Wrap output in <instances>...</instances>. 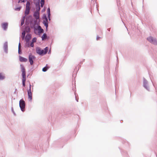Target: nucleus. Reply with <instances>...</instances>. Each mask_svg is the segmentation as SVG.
<instances>
[{
  "label": "nucleus",
  "instance_id": "aec40b11",
  "mask_svg": "<svg viewBox=\"0 0 157 157\" xmlns=\"http://www.w3.org/2000/svg\"><path fill=\"white\" fill-rule=\"evenodd\" d=\"M50 67L49 66H47V64L42 69V71L43 72H46L49 68Z\"/></svg>",
  "mask_w": 157,
  "mask_h": 157
},
{
  "label": "nucleus",
  "instance_id": "0eeeda50",
  "mask_svg": "<svg viewBox=\"0 0 157 157\" xmlns=\"http://www.w3.org/2000/svg\"><path fill=\"white\" fill-rule=\"evenodd\" d=\"M21 71L22 72L21 76L22 77H26V70L25 67L23 65L21 64L20 65Z\"/></svg>",
  "mask_w": 157,
  "mask_h": 157
},
{
  "label": "nucleus",
  "instance_id": "e433bc0d",
  "mask_svg": "<svg viewBox=\"0 0 157 157\" xmlns=\"http://www.w3.org/2000/svg\"><path fill=\"white\" fill-rule=\"evenodd\" d=\"M34 1V4H36V3L37 2L39 3H40V0H33Z\"/></svg>",
  "mask_w": 157,
  "mask_h": 157
},
{
  "label": "nucleus",
  "instance_id": "4be33fe9",
  "mask_svg": "<svg viewBox=\"0 0 157 157\" xmlns=\"http://www.w3.org/2000/svg\"><path fill=\"white\" fill-rule=\"evenodd\" d=\"M83 63H82V61H81L78 64V65L79 66H78V68H77V67H78V66H77V67H75V69L76 70V72H77V71H78L79 70V68L81 67V65Z\"/></svg>",
  "mask_w": 157,
  "mask_h": 157
},
{
  "label": "nucleus",
  "instance_id": "412c9836",
  "mask_svg": "<svg viewBox=\"0 0 157 157\" xmlns=\"http://www.w3.org/2000/svg\"><path fill=\"white\" fill-rule=\"evenodd\" d=\"M26 80V77H22V86L23 87L25 86V82Z\"/></svg>",
  "mask_w": 157,
  "mask_h": 157
},
{
  "label": "nucleus",
  "instance_id": "7c9ffc66",
  "mask_svg": "<svg viewBox=\"0 0 157 157\" xmlns=\"http://www.w3.org/2000/svg\"><path fill=\"white\" fill-rule=\"evenodd\" d=\"M42 17L44 18V20H48V16H47L46 14L45 13L43 14Z\"/></svg>",
  "mask_w": 157,
  "mask_h": 157
},
{
  "label": "nucleus",
  "instance_id": "1a4fd4ad",
  "mask_svg": "<svg viewBox=\"0 0 157 157\" xmlns=\"http://www.w3.org/2000/svg\"><path fill=\"white\" fill-rule=\"evenodd\" d=\"M1 25L4 31H6L8 29V23L7 22H3L1 24Z\"/></svg>",
  "mask_w": 157,
  "mask_h": 157
},
{
  "label": "nucleus",
  "instance_id": "37998d69",
  "mask_svg": "<svg viewBox=\"0 0 157 157\" xmlns=\"http://www.w3.org/2000/svg\"><path fill=\"white\" fill-rule=\"evenodd\" d=\"M48 19L49 21H50L51 20V17H50V15H49V16L48 15Z\"/></svg>",
  "mask_w": 157,
  "mask_h": 157
},
{
  "label": "nucleus",
  "instance_id": "5fc2aeb1",
  "mask_svg": "<svg viewBox=\"0 0 157 157\" xmlns=\"http://www.w3.org/2000/svg\"><path fill=\"white\" fill-rule=\"evenodd\" d=\"M85 59H83L82 61V63H83V62H84L85 61Z\"/></svg>",
  "mask_w": 157,
  "mask_h": 157
},
{
  "label": "nucleus",
  "instance_id": "3c124183",
  "mask_svg": "<svg viewBox=\"0 0 157 157\" xmlns=\"http://www.w3.org/2000/svg\"><path fill=\"white\" fill-rule=\"evenodd\" d=\"M51 53V50H49V51H48V53L49 54H50V53Z\"/></svg>",
  "mask_w": 157,
  "mask_h": 157
},
{
  "label": "nucleus",
  "instance_id": "f03ea898",
  "mask_svg": "<svg viewBox=\"0 0 157 157\" xmlns=\"http://www.w3.org/2000/svg\"><path fill=\"white\" fill-rule=\"evenodd\" d=\"M48 49V47H46L43 49H42L40 47H37L36 48V52L39 56H43L47 53Z\"/></svg>",
  "mask_w": 157,
  "mask_h": 157
},
{
  "label": "nucleus",
  "instance_id": "a878e982",
  "mask_svg": "<svg viewBox=\"0 0 157 157\" xmlns=\"http://www.w3.org/2000/svg\"><path fill=\"white\" fill-rule=\"evenodd\" d=\"M28 100L30 101H32V94H28Z\"/></svg>",
  "mask_w": 157,
  "mask_h": 157
},
{
  "label": "nucleus",
  "instance_id": "dca6fc26",
  "mask_svg": "<svg viewBox=\"0 0 157 157\" xmlns=\"http://www.w3.org/2000/svg\"><path fill=\"white\" fill-rule=\"evenodd\" d=\"M120 150L121 151V154L124 157H128V155L127 154V152L126 151L122 150L121 151V149L120 148V147H119Z\"/></svg>",
  "mask_w": 157,
  "mask_h": 157
},
{
  "label": "nucleus",
  "instance_id": "e2e57ef3",
  "mask_svg": "<svg viewBox=\"0 0 157 157\" xmlns=\"http://www.w3.org/2000/svg\"><path fill=\"white\" fill-rule=\"evenodd\" d=\"M72 90H73L74 91V89H73V88Z\"/></svg>",
  "mask_w": 157,
  "mask_h": 157
},
{
  "label": "nucleus",
  "instance_id": "9d476101",
  "mask_svg": "<svg viewBox=\"0 0 157 157\" xmlns=\"http://www.w3.org/2000/svg\"><path fill=\"white\" fill-rule=\"evenodd\" d=\"M34 46L33 43L32 42L30 43L29 41L27 42L24 45V47L25 48L30 47V46L31 47H33Z\"/></svg>",
  "mask_w": 157,
  "mask_h": 157
},
{
  "label": "nucleus",
  "instance_id": "473e14b6",
  "mask_svg": "<svg viewBox=\"0 0 157 157\" xmlns=\"http://www.w3.org/2000/svg\"><path fill=\"white\" fill-rule=\"evenodd\" d=\"M11 110L12 112L13 113V114L14 115V116H16V114L15 113V112L14 111L13 108V106H12L11 107Z\"/></svg>",
  "mask_w": 157,
  "mask_h": 157
},
{
  "label": "nucleus",
  "instance_id": "a19ab883",
  "mask_svg": "<svg viewBox=\"0 0 157 157\" xmlns=\"http://www.w3.org/2000/svg\"><path fill=\"white\" fill-rule=\"evenodd\" d=\"M21 46V43L20 41H19V44H18V49H20V47Z\"/></svg>",
  "mask_w": 157,
  "mask_h": 157
},
{
  "label": "nucleus",
  "instance_id": "9b49d317",
  "mask_svg": "<svg viewBox=\"0 0 157 157\" xmlns=\"http://www.w3.org/2000/svg\"><path fill=\"white\" fill-rule=\"evenodd\" d=\"M26 17L25 24L26 25H28L30 22L31 20L32 17V16L30 15L26 17Z\"/></svg>",
  "mask_w": 157,
  "mask_h": 157
},
{
  "label": "nucleus",
  "instance_id": "052dcab7",
  "mask_svg": "<svg viewBox=\"0 0 157 157\" xmlns=\"http://www.w3.org/2000/svg\"><path fill=\"white\" fill-rule=\"evenodd\" d=\"M33 67L31 68V69L33 70Z\"/></svg>",
  "mask_w": 157,
  "mask_h": 157
},
{
  "label": "nucleus",
  "instance_id": "2f4dec72",
  "mask_svg": "<svg viewBox=\"0 0 157 157\" xmlns=\"http://www.w3.org/2000/svg\"><path fill=\"white\" fill-rule=\"evenodd\" d=\"M27 1L26 3V8H30L29 6L30 5V3L28 1Z\"/></svg>",
  "mask_w": 157,
  "mask_h": 157
},
{
  "label": "nucleus",
  "instance_id": "c756f323",
  "mask_svg": "<svg viewBox=\"0 0 157 157\" xmlns=\"http://www.w3.org/2000/svg\"><path fill=\"white\" fill-rule=\"evenodd\" d=\"M5 78V77L4 75H3V74L1 72L0 73V79L1 80H3Z\"/></svg>",
  "mask_w": 157,
  "mask_h": 157
},
{
  "label": "nucleus",
  "instance_id": "bf43d9fd",
  "mask_svg": "<svg viewBox=\"0 0 157 157\" xmlns=\"http://www.w3.org/2000/svg\"><path fill=\"white\" fill-rule=\"evenodd\" d=\"M131 5H132V6L133 7V4H132V2H131Z\"/></svg>",
  "mask_w": 157,
  "mask_h": 157
},
{
  "label": "nucleus",
  "instance_id": "de8ad7c7",
  "mask_svg": "<svg viewBox=\"0 0 157 157\" xmlns=\"http://www.w3.org/2000/svg\"><path fill=\"white\" fill-rule=\"evenodd\" d=\"M111 28H108L107 29V30L109 31V32H110V30H111Z\"/></svg>",
  "mask_w": 157,
  "mask_h": 157
},
{
  "label": "nucleus",
  "instance_id": "69168bd1",
  "mask_svg": "<svg viewBox=\"0 0 157 157\" xmlns=\"http://www.w3.org/2000/svg\"><path fill=\"white\" fill-rule=\"evenodd\" d=\"M91 0L92 1L93 0Z\"/></svg>",
  "mask_w": 157,
  "mask_h": 157
},
{
  "label": "nucleus",
  "instance_id": "0e129e2a",
  "mask_svg": "<svg viewBox=\"0 0 157 157\" xmlns=\"http://www.w3.org/2000/svg\"><path fill=\"white\" fill-rule=\"evenodd\" d=\"M13 99H14V100H15V98H13Z\"/></svg>",
  "mask_w": 157,
  "mask_h": 157
},
{
  "label": "nucleus",
  "instance_id": "393cba45",
  "mask_svg": "<svg viewBox=\"0 0 157 157\" xmlns=\"http://www.w3.org/2000/svg\"><path fill=\"white\" fill-rule=\"evenodd\" d=\"M25 18V16H24L22 17V18L21 19V26L23 25L24 23Z\"/></svg>",
  "mask_w": 157,
  "mask_h": 157
},
{
  "label": "nucleus",
  "instance_id": "4c0bfd02",
  "mask_svg": "<svg viewBox=\"0 0 157 157\" xmlns=\"http://www.w3.org/2000/svg\"><path fill=\"white\" fill-rule=\"evenodd\" d=\"M27 94H32L31 88H29V89L27 90Z\"/></svg>",
  "mask_w": 157,
  "mask_h": 157
},
{
  "label": "nucleus",
  "instance_id": "680f3d73",
  "mask_svg": "<svg viewBox=\"0 0 157 157\" xmlns=\"http://www.w3.org/2000/svg\"><path fill=\"white\" fill-rule=\"evenodd\" d=\"M29 75H27V77H28V76H29Z\"/></svg>",
  "mask_w": 157,
  "mask_h": 157
},
{
  "label": "nucleus",
  "instance_id": "6e6d98bb",
  "mask_svg": "<svg viewBox=\"0 0 157 157\" xmlns=\"http://www.w3.org/2000/svg\"><path fill=\"white\" fill-rule=\"evenodd\" d=\"M45 10H44V9L43 10H42V12H44V11Z\"/></svg>",
  "mask_w": 157,
  "mask_h": 157
},
{
  "label": "nucleus",
  "instance_id": "39448f33",
  "mask_svg": "<svg viewBox=\"0 0 157 157\" xmlns=\"http://www.w3.org/2000/svg\"><path fill=\"white\" fill-rule=\"evenodd\" d=\"M36 59L35 56L33 55L32 53L29 54L28 56V59L30 64L31 65H33L34 63V60Z\"/></svg>",
  "mask_w": 157,
  "mask_h": 157
},
{
  "label": "nucleus",
  "instance_id": "ea45409f",
  "mask_svg": "<svg viewBox=\"0 0 157 157\" xmlns=\"http://www.w3.org/2000/svg\"><path fill=\"white\" fill-rule=\"evenodd\" d=\"M75 92H76V91H75V92H74L75 94V100H76V101H77L78 102V98H76V93H75Z\"/></svg>",
  "mask_w": 157,
  "mask_h": 157
},
{
  "label": "nucleus",
  "instance_id": "b1692460",
  "mask_svg": "<svg viewBox=\"0 0 157 157\" xmlns=\"http://www.w3.org/2000/svg\"><path fill=\"white\" fill-rule=\"evenodd\" d=\"M42 23L45 27H47L48 26V20H43Z\"/></svg>",
  "mask_w": 157,
  "mask_h": 157
},
{
  "label": "nucleus",
  "instance_id": "72a5a7b5",
  "mask_svg": "<svg viewBox=\"0 0 157 157\" xmlns=\"http://www.w3.org/2000/svg\"><path fill=\"white\" fill-rule=\"evenodd\" d=\"M27 1V0H18L17 2L18 3H24Z\"/></svg>",
  "mask_w": 157,
  "mask_h": 157
},
{
  "label": "nucleus",
  "instance_id": "a18cd8bd",
  "mask_svg": "<svg viewBox=\"0 0 157 157\" xmlns=\"http://www.w3.org/2000/svg\"><path fill=\"white\" fill-rule=\"evenodd\" d=\"M48 26L47 27H45L46 28V31H47L48 30Z\"/></svg>",
  "mask_w": 157,
  "mask_h": 157
},
{
  "label": "nucleus",
  "instance_id": "6ab92c4d",
  "mask_svg": "<svg viewBox=\"0 0 157 157\" xmlns=\"http://www.w3.org/2000/svg\"><path fill=\"white\" fill-rule=\"evenodd\" d=\"M72 112L70 110H67L64 113L65 115L68 116V117H70L71 115Z\"/></svg>",
  "mask_w": 157,
  "mask_h": 157
},
{
  "label": "nucleus",
  "instance_id": "864d4df0",
  "mask_svg": "<svg viewBox=\"0 0 157 157\" xmlns=\"http://www.w3.org/2000/svg\"><path fill=\"white\" fill-rule=\"evenodd\" d=\"M117 62L118 60V56L117 55Z\"/></svg>",
  "mask_w": 157,
  "mask_h": 157
},
{
  "label": "nucleus",
  "instance_id": "c85d7f7f",
  "mask_svg": "<svg viewBox=\"0 0 157 157\" xmlns=\"http://www.w3.org/2000/svg\"><path fill=\"white\" fill-rule=\"evenodd\" d=\"M47 15H48V16L49 15H51L50 9V7H49L47 8Z\"/></svg>",
  "mask_w": 157,
  "mask_h": 157
},
{
  "label": "nucleus",
  "instance_id": "4468645a",
  "mask_svg": "<svg viewBox=\"0 0 157 157\" xmlns=\"http://www.w3.org/2000/svg\"><path fill=\"white\" fill-rule=\"evenodd\" d=\"M39 11H34L33 12V16L36 19H38L39 17Z\"/></svg>",
  "mask_w": 157,
  "mask_h": 157
},
{
  "label": "nucleus",
  "instance_id": "f3484780",
  "mask_svg": "<svg viewBox=\"0 0 157 157\" xmlns=\"http://www.w3.org/2000/svg\"><path fill=\"white\" fill-rule=\"evenodd\" d=\"M40 3H36L35 5L36 11H39L40 9Z\"/></svg>",
  "mask_w": 157,
  "mask_h": 157
},
{
  "label": "nucleus",
  "instance_id": "a211bd4d",
  "mask_svg": "<svg viewBox=\"0 0 157 157\" xmlns=\"http://www.w3.org/2000/svg\"><path fill=\"white\" fill-rule=\"evenodd\" d=\"M31 35L30 34H28L25 37V40L27 42L29 41L30 39L31 38Z\"/></svg>",
  "mask_w": 157,
  "mask_h": 157
},
{
  "label": "nucleus",
  "instance_id": "79ce46f5",
  "mask_svg": "<svg viewBox=\"0 0 157 157\" xmlns=\"http://www.w3.org/2000/svg\"><path fill=\"white\" fill-rule=\"evenodd\" d=\"M100 38V37L99 36H97L96 37V40H99V39Z\"/></svg>",
  "mask_w": 157,
  "mask_h": 157
},
{
  "label": "nucleus",
  "instance_id": "f704fd0d",
  "mask_svg": "<svg viewBox=\"0 0 157 157\" xmlns=\"http://www.w3.org/2000/svg\"><path fill=\"white\" fill-rule=\"evenodd\" d=\"M21 8V6H20L15 8V10L16 11H19L20 10Z\"/></svg>",
  "mask_w": 157,
  "mask_h": 157
},
{
  "label": "nucleus",
  "instance_id": "7ed1b4c3",
  "mask_svg": "<svg viewBox=\"0 0 157 157\" xmlns=\"http://www.w3.org/2000/svg\"><path fill=\"white\" fill-rule=\"evenodd\" d=\"M19 105L21 111L22 112H24L25 111V109H24V108L25 106V103L22 99L20 100Z\"/></svg>",
  "mask_w": 157,
  "mask_h": 157
},
{
  "label": "nucleus",
  "instance_id": "cd10ccee",
  "mask_svg": "<svg viewBox=\"0 0 157 157\" xmlns=\"http://www.w3.org/2000/svg\"><path fill=\"white\" fill-rule=\"evenodd\" d=\"M45 1L44 0H41L40 1V7L41 8L43 7Z\"/></svg>",
  "mask_w": 157,
  "mask_h": 157
},
{
  "label": "nucleus",
  "instance_id": "2eb2a0df",
  "mask_svg": "<svg viewBox=\"0 0 157 157\" xmlns=\"http://www.w3.org/2000/svg\"><path fill=\"white\" fill-rule=\"evenodd\" d=\"M41 37L42 40H44L46 38L47 39H49V37L47 35L46 33H44L43 35Z\"/></svg>",
  "mask_w": 157,
  "mask_h": 157
},
{
  "label": "nucleus",
  "instance_id": "c9c22d12",
  "mask_svg": "<svg viewBox=\"0 0 157 157\" xmlns=\"http://www.w3.org/2000/svg\"><path fill=\"white\" fill-rule=\"evenodd\" d=\"M36 40L37 38L36 37H34L32 39L31 42H32L33 43V42H36Z\"/></svg>",
  "mask_w": 157,
  "mask_h": 157
},
{
  "label": "nucleus",
  "instance_id": "f8f14e48",
  "mask_svg": "<svg viewBox=\"0 0 157 157\" xmlns=\"http://www.w3.org/2000/svg\"><path fill=\"white\" fill-rule=\"evenodd\" d=\"M29 26H27L25 27L23 32L22 33V35L24 37L25 36V32L29 33Z\"/></svg>",
  "mask_w": 157,
  "mask_h": 157
},
{
  "label": "nucleus",
  "instance_id": "8fccbe9b",
  "mask_svg": "<svg viewBox=\"0 0 157 157\" xmlns=\"http://www.w3.org/2000/svg\"><path fill=\"white\" fill-rule=\"evenodd\" d=\"M17 90V89L16 88L15 89V90L14 91V93H13L14 94H15L16 93V92Z\"/></svg>",
  "mask_w": 157,
  "mask_h": 157
},
{
  "label": "nucleus",
  "instance_id": "6e6552de",
  "mask_svg": "<svg viewBox=\"0 0 157 157\" xmlns=\"http://www.w3.org/2000/svg\"><path fill=\"white\" fill-rule=\"evenodd\" d=\"M3 49L4 52L6 54H8V42L7 41H5L4 43L3 46Z\"/></svg>",
  "mask_w": 157,
  "mask_h": 157
},
{
  "label": "nucleus",
  "instance_id": "c03bdc74",
  "mask_svg": "<svg viewBox=\"0 0 157 157\" xmlns=\"http://www.w3.org/2000/svg\"><path fill=\"white\" fill-rule=\"evenodd\" d=\"M93 3H94V6H95V3H96L97 2H96V0H94V1H93Z\"/></svg>",
  "mask_w": 157,
  "mask_h": 157
},
{
  "label": "nucleus",
  "instance_id": "20e7f679",
  "mask_svg": "<svg viewBox=\"0 0 157 157\" xmlns=\"http://www.w3.org/2000/svg\"><path fill=\"white\" fill-rule=\"evenodd\" d=\"M147 40L151 44L157 45V40L151 36H149L147 38Z\"/></svg>",
  "mask_w": 157,
  "mask_h": 157
},
{
  "label": "nucleus",
  "instance_id": "603ef678",
  "mask_svg": "<svg viewBox=\"0 0 157 157\" xmlns=\"http://www.w3.org/2000/svg\"><path fill=\"white\" fill-rule=\"evenodd\" d=\"M96 7L97 9V10H98V6L97 5H96Z\"/></svg>",
  "mask_w": 157,
  "mask_h": 157
},
{
  "label": "nucleus",
  "instance_id": "4d7b16f0",
  "mask_svg": "<svg viewBox=\"0 0 157 157\" xmlns=\"http://www.w3.org/2000/svg\"><path fill=\"white\" fill-rule=\"evenodd\" d=\"M123 120H121V121H120V122H121V123H122V122H123Z\"/></svg>",
  "mask_w": 157,
  "mask_h": 157
},
{
  "label": "nucleus",
  "instance_id": "09e8293b",
  "mask_svg": "<svg viewBox=\"0 0 157 157\" xmlns=\"http://www.w3.org/2000/svg\"><path fill=\"white\" fill-rule=\"evenodd\" d=\"M76 76V74L75 73V74H73V75H72V77H75Z\"/></svg>",
  "mask_w": 157,
  "mask_h": 157
},
{
  "label": "nucleus",
  "instance_id": "bb28decb",
  "mask_svg": "<svg viewBox=\"0 0 157 157\" xmlns=\"http://www.w3.org/2000/svg\"><path fill=\"white\" fill-rule=\"evenodd\" d=\"M30 9V8H26L25 10V17L27 15H28L29 14V13Z\"/></svg>",
  "mask_w": 157,
  "mask_h": 157
},
{
  "label": "nucleus",
  "instance_id": "423d86ee",
  "mask_svg": "<svg viewBox=\"0 0 157 157\" xmlns=\"http://www.w3.org/2000/svg\"><path fill=\"white\" fill-rule=\"evenodd\" d=\"M143 86L147 90H150V88L148 86V81L145 78H143Z\"/></svg>",
  "mask_w": 157,
  "mask_h": 157
},
{
  "label": "nucleus",
  "instance_id": "13d9d810",
  "mask_svg": "<svg viewBox=\"0 0 157 157\" xmlns=\"http://www.w3.org/2000/svg\"><path fill=\"white\" fill-rule=\"evenodd\" d=\"M111 33H113V29H112L111 31Z\"/></svg>",
  "mask_w": 157,
  "mask_h": 157
},
{
  "label": "nucleus",
  "instance_id": "f257e3e1",
  "mask_svg": "<svg viewBox=\"0 0 157 157\" xmlns=\"http://www.w3.org/2000/svg\"><path fill=\"white\" fill-rule=\"evenodd\" d=\"M36 23V20L34 18H32L30 21L31 27L32 28H34V32L35 34H38L39 36H40V33L41 32L40 31V30L42 31H43V30L41 28V27L39 25H37L38 27H36L35 25Z\"/></svg>",
  "mask_w": 157,
  "mask_h": 157
},
{
  "label": "nucleus",
  "instance_id": "58836bf2",
  "mask_svg": "<svg viewBox=\"0 0 157 157\" xmlns=\"http://www.w3.org/2000/svg\"><path fill=\"white\" fill-rule=\"evenodd\" d=\"M22 53L21 50H20V49H18V53L19 55H21Z\"/></svg>",
  "mask_w": 157,
  "mask_h": 157
},
{
  "label": "nucleus",
  "instance_id": "49530a36",
  "mask_svg": "<svg viewBox=\"0 0 157 157\" xmlns=\"http://www.w3.org/2000/svg\"><path fill=\"white\" fill-rule=\"evenodd\" d=\"M29 88H31V87L32 86L31 85V84H30V82L29 81Z\"/></svg>",
  "mask_w": 157,
  "mask_h": 157
},
{
  "label": "nucleus",
  "instance_id": "5701e85b",
  "mask_svg": "<svg viewBox=\"0 0 157 157\" xmlns=\"http://www.w3.org/2000/svg\"><path fill=\"white\" fill-rule=\"evenodd\" d=\"M122 142L123 144H124L126 146H129V142L125 140H122Z\"/></svg>",
  "mask_w": 157,
  "mask_h": 157
},
{
  "label": "nucleus",
  "instance_id": "ddd939ff",
  "mask_svg": "<svg viewBox=\"0 0 157 157\" xmlns=\"http://www.w3.org/2000/svg\"><path fill=\"white\" fill-rule=\"evenodd\" d=\"M19 60L22 62H27L28 59L24 57L21 56H19Z\"/></svg>",
  "mask_w": 157,
  "mask_h": 157
}]
</instances>
